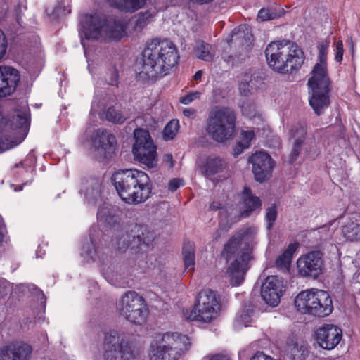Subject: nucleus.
Segmentation results:
<instances>
[{"instance_id":"f257e3e1","label":"nucleus","mask_w":360,"mask_h":360,"mask_svg":"<svg viewBox=\"0 0 360 360\" xmlns=\"http://www.w3.org/2000/svg\"><path fill=\"white\" fill-rule=\"evenodd\" d=\"M121 211L116 207L103 203L97 212V221L103 233L111 235L112 246L119 250H130L136 253V261L140 265L141 259L145 258L142 246H148L153 240L154 233L147 226L138 224L123 226L121 224Z\"/></svg>"},{"instance_id":"f03ea898","label":"nucleus","mask_w":360,"mask_h":360,"mask_svg":"<svg viewBox=\"0 0 360 360\" xmlns=\"http://www.w3.org/2000/svg\"><path fill=\"white\" fill-rule=\"evenodd\" d=\"M177 48L169 40L153 39L141 54L138 75L143 80H157L167 75L179 60Z\"/></svg>"},{"instance_id":"7ed1b4c3","label":"nucleus","mask_w":360,"mask_h":360,"mask_svg":"<svg viewBox=\"0 0 360 360\" xmlns=\"http://www.w3.org/2000/svg\"><path fill=\"white\" fill-rule=\"evenodd\" d=\"M81 43L89 61V41H120L127 35V21L120 18L85 15L80 20Z\"/></svg>"},{"instance_id":"20e7f679","label":"nucleus","mask_w":360,"mask_h":360,"mask_svg":"<svg viewBox=\"0 0 360 360\" xmlns=\"http://www.w3.org/2000/svg\"><path fill=\"white\" fill-rule=\"evenodd\" d=\"M111 180L120 198L128 204L136 205L147 200L152 186L148 174L136 169L115 172Z\"/></svg>"},{"instance_id":"39448f33","label":"nucleus","mask_w":360,"mask_h":360,"mask_svg":"<svg viewBox=\"0 0 360 360\" xmlns=\"http://www.w3.org/2000/svg\"><path fill=\"white\" fill-rule=\"evenodd\" d=\"M265 56L269 66L281 74H290L298 70L304 61L302 49L289 40L271 42L265 49Z\"/></svg>"},{"instance_id":"423d86ee","label":"nucleus","mask_w":360,"mask_h":360,"mask_svg":"<svg viewBox=\"0 0 360 360\" xmlns=\"http://www.w3.org/2000/svg\"><path fill=\"white\" fill-rule=\"evenodd\" d=\"M191 345V340L186 335L176 332L156 334L150 345V360H179Z\"/></svg>"},{"instance_id":"0eeeda50","label":"nucleus","mask_w":360,"mask_h":360,"mask_svg":"<svg viewBox=\"0 0 360 360\" xmlns=\"http://www.w3.org/2000/svg\"><path fill=\"white\" fill-rule=\"evenodd\" d=\"M257 233V227L250 226L240 229L236 233L242 245V250L238 255L241 261L236 259L231 262L226 273L233 286L240 285L244 280L245 275L249 269L248 262L252 258V251L259 243Z\"/></svg>"},{"instance_id":"6e6552de","label":"nucleus","mask_w":360,"mask_h":360,"mask_svg":"<svg viewBox=\"0 0 360 360\" xmlns=\"http://www.w3.org/2000/svg\"><path fill=\"white\" fill-rule=\"evenodd\" d=\"M29 110L27 107L14 110L8 120L1 121L0 153L19 145L25 138L28 128Z\"/></svg>"},{"instance_id":"1a4fd4ad","label":"nucleus","mask_w":360,"mask_h":360,"mask_svg":"<svg viewBox=\"0 0 360 360\" xmlns=\"http://www.w3.org/2000/svg\"><path fill=\"white\" fill-rule=\"evenodd\" d=\"M236 117L233 110L216 106L209 112L205 130L208 136L218 143L233 137L236 131Z\"/></svg>"},{"instance_id":"9d476101","label":"nucleus","mask_w":360,"mask_h":360,"mask_svg":"<svg viewBox=\"0 0 360 360\" xmlns=\"http://www.w3.org/2000/svg\"><path fill=\"white\" fill-rule=\"evenodd\" d=\"M295 305L302 314L324 317L332 313L333 301L329 293L316 288L301 291L295 298Z\"/></svg>"},{"instance_id":"9b49d317","label":"nucleus","mask_w":360,"mask_h":360,"mask_svg":"<svg viewBox=\"0 0 360 360\" xmlns=\"http://www.w3.org/2000/svg\"><path fill=\"white\" fill-rule=\"evenodd\" d=\"M99 235L97 227L93 226L90 229L89 238L86 239L82 245L81 256L88 263L97 260L102 262L101 270L105 279L112 285H117L115 282L120 281L121 275L118 274L117 271H115L114 267H112L111 265L108 266L103 262L105 255L103 249L97 243Z\"/></svg>"},{"instance_id":"f8f14e48","label":"nucleus","mask_w":360,"mask_h":360,"mask_svg":"<svg viewBox=\"0 0 360 360\" xmlns=\"http://www.w3.org/2000/svg\"><path fill=\"white\" fill-rule=\"evenodd\" d=\"M221 302L218 295L212 290H203L198 294L192 310L186 316L191 321L210 323L215 319L220 311Z\"/></svg>"},{"instance_id":"ddd939ff","label":"nucleus","mask_w":360,"mask_h":360,"mask_svg":"<svg viewBox=\"0 0 360 360\" xmlns=\"http://www.w3.org/2000/svg\"><path fill=\"white\" fill-rule=\"evenodd\" d=\"M119 314L135 324L146 322L148 309L144 299L135 291L126 292L117 302Z\"/></svg>"},{"instance_id":"4468645a","label":"nucleus","mask_w":360,"mask_h":360,"mask_svg":"<svg viewBox=\"0 0 360 360\" xmlns=\"http://www.w3.org/2000/svg\"><path fill=\"white\" fill-rule=\"evenodd\" d=\"M103 349L105 360H138L131 351L128 335L122 331L110 330L107 332Z\"/></svg>"},{"instance_id":"2eb2a0df","label":"nucleus","mask_w":360,"mask_h":360,"mask_svg":"<svg viewBox=\"0 0 360 360\" xmlns=\"http://www.w3.org/2000/svg\"><path fill=\"white\" fill-rule=\"evenodd\" d=\"M135 142L132 153L134 160L148 169L158 166L157 146L154 143L149 132L143 129L134 130Z\"/></svg>"},{"instance_id":"dca6fc26","label":"nucleus","mask_w":360,"mask_h":360,"mask_svg":"<svg viewBox=\"0 0 360 360\" xmlns=\"http://www.w3.org/2000/svg\"><path fill=\"white\" fill-rule=\"evenodd\" d=\"M309 103L315 114L322 115L330 104L331 82L328 77L311 76L308 80Z\"/></svg>"},{"instance_id":"f3484780","label":"nucleus","mask_w":360,"mask_h":360,"mask_svg":"<svg viewBox=\"0 0 360 360\" xmlns=\"http://www.w3.org/2000/svg\"><path fill=\"white\" fill-rule=\"evenodd\" d=\"M289 134L290 139L293 140L292 148L289 155L290 163H292L297 160L303 147H304L306 155L309 158L314 159L317 155L315 141L306 140L307 126L305 124L297 123L293 125Z\"/></svg>"},{"instance_id":"a211bd4d","label":"nucleus","mask_w":360,"mask_h":360,"mask_svg":"<svg viewBox=\"0 0 360 360\" xmlns=\"http://www.w3.org/2000/svg\"><path fill=\"white\" fill-rule=\"evenodd\" d=\"M297 265L298 272L302 276L316 278L323 271V253L314 250L303 255L297 259Z\"/></svg>"},{"instance_id":"6ab92c4d","label":"nucleus","mask_w":360,"mask_h":360,"mask_svg":"<svg viewBox=\"0 0 360 360\" xmlns=\"http://www.w3.org/2000/svg\"><path fill=\"white\" fill-rule=\"evenodd\" d=\"M248 161L252 165V172L257 181L263 182L271 176L274 162L267 153L256 152L250 156Z\"/></svg>"},{"instance_id":"aec40b11","label":"nucleus","mask_w":360,"mask_h":360,"mask_svg":"<svg viewBox=\"0 0 360 360\" xmlns=\"http://www.w3.org/2000/svg\"><path fill=\"white\" fill-rule=\"evenodd\" d=\"M284 291L283 279L277 276H269L262 286L261 295L268 304L276 306Z\"/></svg>"},{"instance_id":"412c9836","label":"nucleus","mask_w":360,"mask_h":360,"mask_svg":"<svg viewBox=\"0 0 360 360\" xmlns=\"http://www.w3.org/2000/svg\"><path fill=\"white\" fill-rule=\"evenodd\" d=\"M316 340L319 346L325 349L335 348L342 337V329L333 324H326L317 329Z\"/></svg>"},{"instance_id":"4be33fe9","label":"nucleus","mask_w":360,"mask_h":360,"mask_svg":"<svg viewBox=\"0 0 360 360\" xmlns=\"http://www.w3.org/2000/svg\"><path fill=\"white\" fill-rule=\"evenodd\" d=\"M19 72L6 65H0V98L12 95L20 82Z\"/></svg>"},{"instance_id":"5701e85b","label":"nucleus","mask_w":360,"mask_h":360,"mask_svg":"<svg viewBox=\"0 0 360 360\" xmlns=\"http://www.w3.org/2000/svg\"><path fill=\"white\" fill-rule=\"evenodd\" d=\"M92 147L105 158L115 150V138L105 129L95 130L91 137Z\"/></svg>"},{"instance_id":"b1692460","label":"nucleus","mask_w":360,"mask_h":360,"mask_svg":"<svg viewBox=\"0 0 360 360\" xmlns=\"http://www.w3.org/2000/svg\"><path fill=\"white\" fill-rule=\"evenodd\" d=\"M32 348L23 342H13L0 348V360H29Z\"/></svg>"},{"instance_id":"393cba45","label":"nucleus","mask_w":360,"mask_h":360,"mask_svg":"<svg viewBox=\"0 0 360 360\" xmlns=\"http://www.w3.org/2000/svg\"><path fill=\"white\" fill-rule=\"evenodd\" d=\"M79 193L84 195V200L88 204H95L101 195V183L96 179L83 180Z\"/></svg>"},{"instance_id":"a878e982","label":"nucleus","mask_w":360,"mask_h":360,"mask_svg":"<svg viewBox=\"0 0 360 360\" xmlns=\"http://www.w3.org/2000/svg\"><path fill=\"white\" fill-rule=\"evenodd\" d=\"M243 204V210L240 212V217H248L257 210H259L262 206V201L259 198L253 195L251 190L248 187H244L240 196Z\"/></svg>"},{"instance_id":"bb28decb","label":"nucleus","mask_w":360,"mask_h":360,"mask_svg":"<svg viewBox=\"0 0 360 360\" xmlns=\"http://www.w3.org/2000/svg\"><path fill=\"white\" fill-rule=\"evenodd\" d=\"M226 162L217 155L207 157L202 165V173L207 177L221 172L226 167Z\"/></svg>"},{"instance_id":"cd10ccee","label":"nucleus","mask_w":360,"mask_h":360,"mask_svg":"<svg viewBox=\"0 0 360 360\" xmlns=\"http://www.w3.org/2000/svg\"><path fill=\"white\" fill-rule=\"evenodd\" d=\"M329 47L328 41L322 42L319 46V62L314 67L311 76L328 77L327 75V54Z\"/></svg>"},{"instance_id":"c85d7f7f","label":"nucleus","mask_w":360,"mask_h":360,"mask_svg":"<svg viewBox=\"0 0 360 360\" xmlns=\"http://www.w3.org/2000/svg\"><path fill=\"white\" fill-rule=\"evenodd\" d=\"M241 250L242 245L235 234L231 238H230V239L224 245L221 255L227 261L231 259H234L233 261L236 259L241 261L240 259V256H238Z\"/></svg>"},{"instance_id":"c756f323","label":"nucleus","mask_w":360,"mask_h":360,"mask_svg":"<svg viewBox=\"0 0 360 360\" xmlns=\"http://www.w3.org/2000/svg\"><path fill=\"white\" fill-rule=\"evenodd\" d=\"M146 0H109L110 6L125 12H135L141 8Z\"/></svg>"},{"instance_id":"7c9ffc66","label":"nucleus","mask_w":360,"mask_h":360,"mask_svg":"<svg viewBox=\"0 0 360 360\" xmlns=\"http://www.w3.org/2000/svg\"><path fill=\"white\" fill-rule=\"evenodd\" d=\"M342 231L347 240L357 241L360 240V224L353 218L349 219L345 223Z\"/></svg>"},{"instance_id":"2f4dec72","label":"nucleus","mask_w":360,"mask_h":360,"mask_svg":"<svg viewBox=\"0 0 360 360\" xmlns=\"http://www.w3.org/2000/svg\"><path fill=\"white\" fill-rule=\"evenodd\" d=\"M298 247L297 243H292L288 245L287 248L283 251L276 260V265L278 269L283 270H288L291 264L292 257L294 252Z\"/></svg>"},{"instance_id":"473e14b6","label":"nucleus","mask_w":360,"mask_h":360,"mask_svg":"<svg viewBox=\"0 0 360 360\" xmlns=\"http://www.w3.org/2000/svg\"><path fill=\"white\" fill-rule=\"evenodd\" d=\"M213 47L211 44H207L202 41H198L194 51L196 57L204 61H211L214 58Z\"/></svg>"},{"instance_id":"72a5a7b5","label":"nucleus","mask_w":360,"mask_h":360,"mask_svg":"<svg viewBox=\"0 0 360 360\" xmlns=\"http://www.w3.org/2000/svg\"><path fill=\"white\" fill-rule=\"evenodd\" d=\"M155 13L156 11L155 8L139 13L135 22L134 29L138 31H141L153 20Z\"/></svg>"},{"instance_id":"f704fd0d","label":"nucleus","mask_w":360,"mask_h":360,"mask_svg":"<svg viewBox=\"0 0 360 360\" xmlns=\"http://www.w3.org/2000/svg\"><path fill=\"white\" fill-rule=\"evenodd\" d=\"M254 311L251 305L245 306L236 315L235 322L236 324L248 326L253 321Z\"/></svg>"},{"instance_id":"c9c22d12","label":"nucleus","mask_w":360,"mask_h":360,"mask_svg":"<svg viewBox=\"0 0 360 360\" xmlns=\"http://www.w3.org/2000/svg\"><path fill=\"white\" fill-rule=\"evenodd\" d=\"M183 255L185 269H191L193 271L195 266V253L192 245L189 243L184 244Z\"/></svg>"},{"instance_id":"e433bc0d","label":"nucleus","mask_w":360,"mask_h":360,"mask_svg":"<svg viewBox=\"0 0 360 360\" xmlns=\"http://www.w3.org/2000/svg\"><path fill=\"white\" fill-rule=\"evenodd\" d=\"M103 114L108 121L116 124H122L127 120V117L114 107H109Z\"/></svg>"},{"instance_id":"4c0bfd02","label":"nucleus","mask_w":360,"mask_h":360,"mask_svg":"<svg viewBox=\"0 0 360 360\" xmlns=\"http://www.w3.org/2000/svg\"><path fill=\"white\" fill-rule=\"evenodd\" d=\"M179 129V122L177 120H172L165 127L162 136L165 140H172Z\"/></svg>"},{"instance_id":"58836bf2","label":"nucleus","mask_w":360,"mask_h":360,"mask_svg":"<svg viewBox=\"0 0 360 360\" xmlns=\"http://www.w3.org/2000/svg\"><path fill=\"white\" fill-rule=\"evenodd\" d=\"M36 164V157L32 152H30L22 161L15 165L16 169H20L26 172H32Z\"/></svg>"},{"instance_id":"ea45409f","label":"nucleus","mask_w":360,"mask_h":360,"mask_svg":"<svg viewBox=\"0 0 360 360\" xmlns=\"http://www.w3.org/2000/svg\"><path fill=\"white\" fill-rule=\"evenodd\" d=\"M240 109L243 115L249 118H252L256 116V106L254 103H252L251 102L244 101L240 105Z\"/></svg>"},{"instance_id":"a19ab883","label":"nucleus","mask_w":360,"mask_h":360,"mask_svg":"<svg viewBox=\"0 0 360 360\" xmlns=\"http://www.w3.org/2000/svg\"><path fill=\"white\" fill-rule=\"evenodd\" d=\"M118 71L115 66H112L106 73L105 77V82L111 86H117L118 84Z\"/></svg>"},{"instance_id":"79ce46f5","label":"nucleus","mask_w":360,"mask_h":360,"mask_svg":"<svg viewBox=\"0 0 360 360\" xmlns=\"http://www.w3.org/2000/svg\"><path fill=\"white\" fill-rule=\"evenodd\" d=\"M277 217V211L275 205H271L266 210L265 219L267 222V229L270 230Z\"/></svg>"},{"instance_id":"37998d69","label":"nucleus","mask_w":360,"mask_h":360,"mask_svg":"<svg viewBox=\"0 0 360 360\" xmlns=\"http://www.w3.org/2000/svg\"><path fill=\"white\" fill-rule=\"evenodd\" d=\"M234 36L238 37H244L246 39L250 40V28L249 26L246 25H243L239 26L238 28H236L232 32V37Z\"/></svg>"},{"instance_id":"c03bdc74","label":"nucleus","mask_w":360,"mask_h":360,"mask_svg":"<svg viewBox=\"0 0 360 360\" xmlns=\"http://www.w3.org/2000/svg\"><path fill=\"white\" fill-rule=\"evenodd\" d=\"M255 137L253 130H242L239 142L243 145V147L249 148L251 141Z\"/></svg>"},{"instance_id":"a18cd8bd","label":"nucleus","mask_w":360,"mask_h":360,"mask_svg":"<svg viewBox=\"0 0 360 360\" xmlns=\"http://www.w3.org/2000/svg\"><path fill=\"white\" fill-rule=\"evenodd\" d=\"M202 94L200 91H193L180 98V102L184 105H188L196 99H199Z\"/></svg>"},{"instance_id":"49530a36","label":"nucleus","mask_w":360,"mask_h":360,"mask_svg":"<svg viewBox=\"0 0 360 360\" xmlns=\"http://www.w3.org/2000/svg\"><path fill=\"white\" fill-rule=\"evenodd\" d=\"M276 14L274 12L270 11L269 9L262 8L257 15V19L265 21L274 19Z\"/></svg>"},{"instance_id":"de8ad7c7","label":"nucleus","mask_w":360,"mask_h":360,"mask_svg":"<svg viewBox=\"0 0 360 360\" xmlns=\"http://www.w3.org/2000/svg\"><path fill=\"white\" fill-rule=\"evenodd\" d=\"M343 52V43L341 40H339L337 41L335 49V60L337 62L340 63L342 60Z\"/></svg>"},{"instance_id":"09e8293b","label":"nucleus","mask_w":360,"mask_h":360,"mask_svg":"<svg viewBox=\"0 0 360 360\" xmlns=\"http://www.w3.org/2000/svg\"><path fill=\"white\" fill-rule=\"evenodd\" d=\"M27 9V4L25 0L19 2L15 7V13L16 15L17 22L20 25V18L21 15Z\"/></svg>"},{"instance_id":"8fccbe9b","label":"nucleus","mask_w":360,"mask_h":360,"mask_svg":"<svg viewBox=\"0 0 360 360\" xmlns=\"http://www.w3.org/2000/svg\"><path fill=\"white\" fill-rule=\"evenodd\" d=\"M253 89V86H252V83L251 81L250 82H247V80L245 79V81H243L240 82V85H239V89H240V91L241 93V94H243V96H248L249 93H250L251 90Z\"/></svg>"},{"instance_id":"3c124183","label":"nucleus","mask_w":360,"mask_h":360,"mask_svg":"<svg viewBox=\"0 0 360 360\" xmlns=\"http://www.w3.org/2000/svg\"><path fill=\"white\" fill-rule=\"evenodd\" d=\"M7 48V41L4 32L0 30V60L6 53Z\"/></svg>"},{"instance_id":"603ef678","label":"nucleus","mask_w":360,"mask_h":360,"mask_svg":"<svg viewBox=\"0 0 360 360\" xmlns=\"http://www.w3.org/2000/svg\"><path fill=\"white\" fill-rule=\"evenodd\" d=\"M183 180L181 179H172L168 184V188L169 191L174 192L181 186H182Z\"/></svg>"},{"instance_id":"864d4df0","label":"nucleus","mask_w":360,"mask_h":360,"mask_svg":"<svg viewBox=\"0 0 360 360\" xmlns=\"http://www.w3.org/2000/svg\"><path fill=\"white\" fill-rule=\"evenodd\" d=\"M8 285V281L2 278H0V298H3L7 295Z\"/></svg>"},{"instance_id":"5fc2aeb1","label":"nucleus","mask_w":360,"mask_h":360,"mask_svg":"<svg viewBox=\"0 0 360 360\" xmlns=\"http://www.w3.org/2000/svg\"><path fill=\"white\" fill-rule=\"evenodd\" d=\"M163 162L169 168H172L174 167L173 156L170 153L166 154L163 156Z\"/></svg>"},{"instance_id":"6e6d98bb","label":"nucleus","mask_w":360,"mask_h":360,"mask_svg":"<svg viewBox=\"0 0 360 360\" xmlns=\"http://www.w3.org/2000/svg\"><path fill=\"white\" fill-rule=\"evenodd\" d=\"M207 360H231V358L224 354H217L208 357Z\"/></svg>"},{"instance_id":"4d7b16f0","label":"nucleus","mask_w":360,"mask_h":360,"mask_svg":"<svg viewBox=\"0 0 360 360\" xmlns=\"http://www.w3.org/2000/svg\"><path fill=\"white\" fill-rule=\"evenodd\" d=\"M245 148H248V147H243V145L238 141L233 149L234 155H240Z\"/></svg>"},{"instance_id":"13d9d810","label":"nucleus","mask_w":360,"mask_h":360,"mask_svg":"<svg viewBox=\"0 0 360 360\" xmlns=\"http://www.w3.org/2000/svg\"><path fill=\"white\" fill-rule=\"evenodd\" d=\"M98 110H99V107H98V105L97 103V98L96 97H94V100L92 101V105H91V115L98 112Z\"/></svg>"},{"instance_id":"bf43d9fd","label":"nucleus","mask_w":360,"mask_h":360,"mask_svg":"<svg viewBox=\"0 0 360 360\" xmlns=\"http://www.w3.org/2000/svg\"><path fill=\"white\" fill-rule=\"evenodd\" d=\"M4 222H3V219H2L1 217L0 216V245H1V243L3 242V239H4Z\"/></svg>"},{"instance_id":"052dcab7","label":"nucleus","mask_w":360,"mask_h":360,"mask_svg":"<svg viewBox=\"0 0 360 360\" xmlns=\"http://www.w3.org/2000/svg\"><path fill=\"white\" fill-rule=\"evenodd\" d=\"M183 113L185 116L191 117L194 115L195 110L193 109H185L184 110Z\"/></svg>"},{"instance_id":"680f3d73","label":"nucleus","mask_w":360,"mask_h":360,"mask_svg":"<svg viewBox=\"0 0 360 360\" xmlns=\"http://www.w3.org/2000/svg\"><path fill=\"white\" fill-rule=\"evenodd\" d=\"M353 279L360 283V269L354 274Z\"/></svg>"},{"instance_id":"e2e57ef3","label":"nucleus","mask_w":360,"mask_h":360,"mask_svg":"<svg viewBox=\"0 0 360 360\" xmlns=\"http://www.w3.org/2000/svg\"><path fill=\"white\" fill-rule=\"evenodd\" d=\"M202 75V70H198L194 75L193 78L195 80H199V79H201Z\"/></svg>"},{"instance_id":"0e129e2a","label":"nucleus","mask_w":360,"mask_h":360,"mask_svg":"<svg viewBox=\"0 0 360 360\" xmlns=\"http://www.w3.org/2000/svg\"><path fill=\"white\" fill-rule=\"evenodd\" d=\"M210 208L211 210H218V209H220L221 208V206H220V204L217 203V202H213L211 205H210Z\"/></svg>"},{"instance_id":"69168bd1","label":"nucleus","mask_w":360,"mask_h":360,"mask_svg":"<svg viewBox=\"0 0 360 360\" xmlns=\"http://www.w3.org/2000/svg\"><path fill=\"white\" fill-rule=\"evenodd\" d=\"M355 262L358 264V266H360V260H356Z\"/></svg>"},{"instance_id":"338daca9","label":"nucleus","mask_w":360,"mask_h":360,"mask_svg":"<svg viewBox=\"0 0 360 360\" xmlns=\"http://www.w3.org/2000/svg\"><path fill=\"white\" fill-rule=\"evenodd\" d=\"M20 190H22V187L21 186H20V188L18 190L15 189V191H20Z\"/></svg>"},{"instance_id":"774afa93","label":"nucleus","mask_w":360,"mask_h":360,"mask_svg":"<svg viewBox=\"0 0 360 360\" xmlns=\"http://www.w3.org/2000/svg\"><path fill=\"white\" fill-rule=\"evenodd\" d=\"M294 349H297V345H296V346H294Z\"/></svg>"}]
</instances>
